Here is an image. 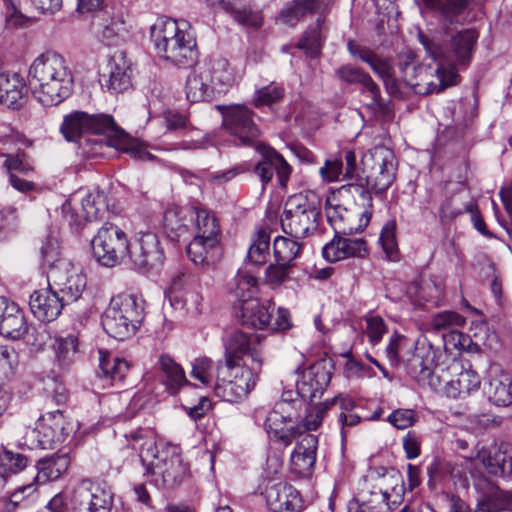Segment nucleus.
I'll use <instances>...</instances> for the list:
<instances>
[{
	"instance_id": "obj_1",
	"label": "nucleus",
	"mask_w": 512,
	"mask_h": 512,
	"mask_svg": "<svg viewBox=\"0 0 512 512\" xmlns=\"http://www.w3.org/2000/svg\"><path fill=\"white\" fill-rule=\"evenodd\" d=\"M361 163L364 170L370 169V174L365 177L359 175L355 153L345 150L339 158L327 159L319 173L326 182L351 181L343 188H355L363 198L368 197L371 200L364 184L371 186L377 194L386 191L395 179V155L386 146L378 145L363 155Z\"/></svg>"
},
{
	"instance_id": "obj_2",
	"label": "nucleus",
	"mask_w": 512,
	"mask_h": 512,
	"mask_svg": "<svg viewBox=\"0 0 512 512\" xmlns=\"http://www.w3.org/2000/svg\"><path fill=\"white\" fill-rule=\"evenodd\" d=\"M123 437L129 447L138 450L145 475L160 476L166 487L177 485L187 475L188 467L177 449L165 446L159 450L152 429L138 427L124 432Z\"/></svg>"
},
{
	"instance_id": "obj_3",
	"label": "nucleus",
	"mask_w": 512,
	"mask_h": 512,
	"mask_svg": "<svg viewBox=\"0 0 512 512\" xmlns=\"http://www.w3.org/2000/svg\"><path fill=\"white\" fill-rule=\"evenodd\" d=\"M60 131L68 141H77L82 134L88 132L103 134L108 137L110 146L129 154L135 160L155 159V156L147 151L141 142L126 134L108 114L75 111L64 117Z\"/></svg>"
},
{
	"instance_id": "obj_4",
	"label": "nucleus",
	"mask_w": 512,
	"mask_h": 512,
	"mask_svg": "<svg viewBox=\"0 0 512 512\" xmlns=\"http://www.w3.org/2000/svg\"><path fill=\"white\" fill-rule=\"evenodd\" d=\"M33 95L44 106H54L68 98L74 76L66 59L56 52L39 55L29 69Z\"/></svg>"
},
{
	"instance_id": "obj_5",
	"label": "nucleus",
	"mask_w": 512,
	"mask_h": 512,
	"mask_svg": "<svg viewBox=\"0 0 512 512\" xmlns=\"http://www.w3.org/2000/svg\"><path fill=\"white\" fill-rule=\"evenodd\" d=\"M420 43L432 59L445 70L451 68L458 74L459 68H467L477 48L479 33L472 28L452 32L448 26L434 35H418Z\"/></svg>"
},
{
	"instance_id": "obj_6",
	"label": "nucleus",
	"mask_w": 512,
	"mask_h": 512,
	"mask_svg": "<svg viewBox=\"0 0 512 512\" xmlns=\"http://www.w3.org/2000/svg\"><path fill=\"white\" fill-rule=\"evenodd\" d=\"M150 37L159 57L178 67H191L198 59L193 35L174 19L162 17L150 28Z\"/></svg>"
},
{
	"instance_id": "obj_7",
	"label": "nucleus",
	"mask_w": 512,
	"mask_h": 512,
	"mask_svg": "<svg viewBox=\"0 0 512 512\" xmlns=\"http://www.w3.org/2000/svg\"><path fill=\"white\" fill-rule=\"evenodd\" d=\"M190 217L194 237L187 246V256L196 266H214L222 257L219 220L213 211L201 206H193Z\"/></svg>"
},
{
	"instance_id": "obj_8",
	"label": "nucleus",
	"mask_w": 512,
	"mask_h": 512,
	"mask_svg": "<svg viewBox=\"0 0 512 512\" xmlns=\"http://www.w3.org/2000/svg\"><path fill=\"white\" fill-rule=\"evenodd\" d=\"M144 305V299L137 294L122 293L114 296L102 315L104 331L119 341L129 339L143 322Z\"/></svg>"
},
{
	"instance_id": "obj_9",
	"label": "nucleus",
	"mask_w": 512,
	"mask_h": 512,
	"mask_svg": "<svg viewBox=\"0 0 512 512\" xmlns=\"http://www.w3.org/2000/svg\"><path fill=\"white\" fill-rule=\"evenodd\" d=\"M331 6V0H294L280 13V20L291 27L307 15L318 14L315 25L304 32L297 44V48L303 50L310 58H316L321 53L325 15L330 11Z\"/></svg>"
},
{
	"instance_id": "obj_10",
	"label": "nucleus",
	"mask_w": 512,
	"mask_h": 512,
	"mask_svg": "<svg viewBox=\"0 0 512 512\" xmlns=\"http://www.w3.org/2000/svg\"><path fill=\"white\" fill-rule=\"evenodd\" d=\"M320 213L321 198L314 191L291 195L281 216L282 230L295 239L307 237L317 230Z\"/></svg>"
},
{
	"instance_id": "obj_11",
	"label": "nucleus",
	"mask_w": 512,
	"mask_h": 512,
	"mask_svg": "<svg viewBox=\"0 0 512 512\" xmlns=\"http://www.w3.org/2000/svg\"><path fill=\"white\" fill-rule=\"evenodd\" d=\"M399 71L402 82L413 89L416 94L427 95L433 92H441L444 89L456 85L459 81V74L452 68L445 70L443 67L435 69V80L427 68L419 65L411 54L402 57L399 61Z\"/></svg>"
},
{
	"instance_id": "obj_12",
	"label": "nucleus",
	"mask_w": 512,
	"mask_h": 512,
	"mask_svg": "<svg viewBox=\"0 0 512 512\" xmlns=\"http://www.w3.org/2000/svg\"><path fill=\"white\" fill-rule=\"evenodd\" d=\"M77 429V424L64 416L61 410L41 415L36 426L27 434L32 448L53 449L63 443Z\"/></svg>"
},
{
	"instance_id": "obj_13",
	"label": "nucleus",
	"mask_w": 512,
	"mask_h": 512,
	"mask_svg": "<svg viewBox=\"0 0 512 512\" xmlns=\"http://www.w3.org/2000/svg\"><path fill=\"white\" fill-rule=\"evenodd\" d=\"M94 258L101 265L113 267L127 255L129 242L125 232L118 226L105 223L91 240Z\"/></svg>"
},
{
	"instance_id": "obj_14",
	"label": "nucleus",
	"mask_w": 512,
	"mask_h": 512,
	"mask_svg": "<svg viewBox=\"0 0 512 512\" xmlns=\"http://www.w3.org/2000/svg\"><path fill=\"white\" fill-rule=\"evenodd\" d=\"M73 512H111L113 493L105 483L85 479L69 492Z\"/></svg>"
},
{
	"instance_id": "obj_15",
	"label": "nucleus",
	"mask_w": 512,
	"mask_h": 512,
	"mask_svg": "<svg viewBox=\"0 0 512 512\" xmlns=\"http://www.w3.org/2000/svg\"><path fill=\"white\" fill-rule=\"evenodd\" d=\"M223 126L234 138L235 145L259 149L260 130L253 120L254 113L243 105H234L222 112Z\"/></svg>"
},
{
	"instance_id": "obj_16",
	"label": "nucleus",
	"mask_w": 512,
	"mask_h": 512,
	"mask_svg": "<svg viewBox=\"0 0 512 512\" xmlns=\"http://www.w3.org/2000/svg\"><path fill=\"white\" fill-rule=\"evenodd\" d=\"M47 281L66 305L78 300L86 286L85 276L76 272L69 261H60L56 267L48 270Z\"/></svg>"
},
{
	"instance_id": "obj_17",
	"label": "nucleus",
	"mask_w": 512,
	"mask_h": 512,
	"mask_svg": "<svg viewBox=\"0 0 512 512\" xmlns=\"http://www.w3.org/2000/svg\"><path fill=\"white\" fill-rule=\"evenodd\" d=\"M136 270L147 273L163 264L164 253L160 247L158 236L152 232H140L136 240L130 244L128 253Z\"/></svg>"
},
{
	"instance_id": "obj_18",
	"label": "nucleus",
	"mask_w": 512,
	"mask_h": 512,
	"mask_svg": "<svg viewBox=\"0 0 512 512\" xmlns=\"http://www.w3.org/2000/svg\"><path fill=\"white\" fill-rule=\"evenodd\" d=\"M263 495L267 507L272 512H302L304 509L299 491L286 482L267 481Z\"/></svg>"
},
{
	"instance_id": "obj_19",
	"label": "nucleus",
	"mask_w": 512,
	"mask_h": 512,
	"mask_svg": "<svg viewBox=\"0 0 512 512\" xmlns=\"http://www.w3.org/2000/svg\"><path fill=\"white\" fill-rule=\"evenodd\" d=\"M262 155L261 160L255 165L253 171L259 177L263 187L266 186L276 173L281 188H285L289 181L292 167L275 149L265 146L263 143L256 149Z\"/></svg>"
},
{
	"instance_id": "obj_20",
	"label": "nucleus",
	"mask_w": 512,
	"mask_h": 512,
	"mask_svg": "<svg viewBox=\"0 0 512 512\" xmlns=\"http://www.w3.org/2000/svg\"><path fill=\"white\" fill-rule=\"evenodd\" d=\"M224 363H237L236 359L242 355H249L254 364L261 366L262 348L260 337L256 334H247L241 330L232 331L225 339Z\"/></svg>"
},
{
	"instance_id": "obj_21",
	"label": "nucleus",
	"mask_w": 512,
	"mask_h": 512,
	"mask_svg": "<svg viewBox=\"0 0 512 512\" xmlns=\"http://www.w3.org/2000/svg\"><path fill=\"white\" fill-rule=\"evenodd\" d=\"M331 380L330 365L326 361H318L301 372L296 380L298 395L304 400L312 401L319 397Z\"/></svg>"
},
{
	"instance_id": "obj_22",
	"label": "nucleus",
	"mask_w": 512,
	"mask_h": 512,
	"mask_svg": "<svg viewBox=\"0 0 512 512\" xmlns=\"http://www.w3.org/2000/svg\"><path fill=\"white\" fill-rule=\"evenodd\" d=\"M131 76V61L124 51L116 50L109 56L106 71L102 74V86L111 93H121L131 87Z\"/></svg>"
},
{
	"instance_id": "obj_23",
	"label": "nucleus",
	"mask_w": 512,
	"mask_h": 512,
	"mask_svg": "<svg viewBox=\"0 0 512 512\" xmlns=\"http://www.w3.org/2000/svg\"><path fill=\"white\" fill-rule=\"evenodd\" d=\"M318 439L310 433H301L290 457L291 472L301 478L313 474L316 462Z\"/></svg>"
},
{
	"instance_id": "obj_24",
	"label": "nucleus",
	"mask_w": 512,
	"mask_h": 512,
	"mask_svg": "<svg viewBox=\"0 0 512 512\" xmlns=\"http://www.w3.org/2000/svg\"><path fill=\"white\" fill-rule=\"evenodd\" d=\"M297 418V412L293 408L292 402L285 400L276 404L274 409L267 415L265 427L269 434H273L285 445L291 443L294 434L292 424Z\"/></svg>"
},
{
	"instance_id": "obj_25",
	"label": "nucleus",
	"mask_w": 512,
	"mask_h": 512,
	"mask_svg": "<svg viewBox=\"0 0 512 512\" xmlns=\"http://www.w3.org/2000/svg\"><path fill=\"white\" fill-rule=\"evenodd\" d=\"M65 302L53 287L34 291L30 295L29 307L33 315L43 322L55 320L62 312Z\"/></svg>"
},
{
	"instance_id": "obj_26",
	"label": "nucleus",
	"mask_w": 512,
	"mask_h": 512,
	"mask_svg": "<svg viewBox=\"0 0 512 512\" xmlns=\"http://www.w3.org/2000/svg\"><path fill=\"white\" fill-rule=\"evenodd\" d=\"M274 303L270 300H250L242 306H233L235 317L243 326L253 329H265L271 324Z\"/></svg>"
},
{
	"instance_id": "obj_27",
	"label": "nucleus",
	"mask_w": 512,
	"mask_h": 512,
	"mask_svg": "<svg viewBox=\"0 0 512 512\" xmlns=\"http://www.w3.org/2000/svg\"><path fill=\"white\" fill-rule=\"evenodd\" d=\"M217 90L209 65H199L187 77L186 97L190 102L210 101Z\"/></svg>"
},
{
	"instance_id": "obj_28",
	"label": "nucleus",
	"mask_w": 512,
	"mask_h": 512,
	"mask_svg": "<svg viewBox=\"0 0 512 512\" xmlns=\"http://www.w3.org/2000/svg\"><path fill=\"white\" fill-rule=\"evenodd\" d=\"M367 251L366 242L361 238H345L335 234L322 249L323 257L331 263L348 257H363Z\"/></svg>"
},
{
	"instance_id": "obj_29",
	"label": "nucleus",
	"mask_w": 512,
	"mask_h": 512,
	"mask_svg": "<svg viewBox=\"0 0 512 512\" xmlns=\"http://www.w3.org/2000/svg\"><path fill=\"white\" fill-rule=\"evenodd\" d=\"M486 468L487 472L495 476H512V447L502 446L487 450L480 448L474 457Z\"/></svg>"
},
{
	"instance_id": "obj_30",
	"label": "nucleus",
	"mask_w": 512,
	"mask_h": 512,
	"mask_svg": "<svg viewBox=\"0 0 512 512\" xmlns=\"http://www.w3.org/2000/svg\"><path fill=\"white\" fill-rule=\"evenodd\" d=\"M198 287V281L193 275L180 274L172 280L170 300L181 301L183 306L198 310L202 301Z\"/></svg>"
},
{
	"instance_id": "obj_31",
	"label": "nucleus",
	"mask_w": 512,
	"mask_h": 512,
	"mask_svg": "<svg viewBox=\"0 0 512 512\" xmlns=\"http://www.w3.org/2000/svg\"><path fill=\"white\" fill-rule=\"evenodd\" d=\"M484 392L488 400L496 406L507 407L512 404V381L499 369L490 371Z\"/></svg>"
},
{
	"instance_id": "obj_32",
	"label": "nucleus",
	"mask_w": 512,
	"mask_h": 512,
	"mask_svg": "<svg viewBox=\"0 0 512 512\" xmlns=\"http://www.w3.org/2000/svg\"><path fill=\"white\" fill-rule=\"evenodd\" d=\"M26 85L18 73L0 74V103L12 109H19L26 99Z\"/></svg>"
},
{
	"instance_id": "obj_33",
	"label": "nucleus",
	"mask_w": 512,
	"mask_h": 512,
	"mask_svg": "<svg viewBox=\"0 0 512 512\" xmlns=\"http://www.w3.org/2000/svg\"><path fill=\"white\" fill-rule=\"evenodd\" d=\"M389 495L381 488L373 486L362 490L347 503V512H383Z\"/></svg>"
},
{
	"instance_id": "obj_34",
	"label": "nucleus",
	"mask_w": 512,
	"mask_h": 512,
	"mask_svg": "<svg viewBox=\"0 0 512 512\" xmlns=\"http://www.w3.org/2000/svg\"><path fill=\"white\" fill-rule=\"evenodd\" d=\"M130 364L127 360L109 353L99 350V370L97 376L107 385H115L123 381L128 371Z\"/></svg>"
},
{
	"instance_id": "obj_35",
	"label": "nucleus",
	"mask_w": 512,
	"mask_h": 512,
	"mask_svg": "<svg viewBox=\"0 0 512 512\" xmlns=\"http://www.w3.org/2000/svg\"><path fill=\"white\" fill-rule=\"evenodd\" d=\"M466 323V319L457 312L444 311L437 313L431 319V327L436 332H449L455 347H465L467 336L459 332L458 328Z\"/></svg>"
},
{
	"instance_id": "obj_36",
	"label": "nucleus",
	"mask_w": 512,
	"mask_h": 512,
	"mask_svg": "<svg viewBox=\"0 0 512 512\" xmlns=\"http://www.w3.org/2000/svg\"><path fill=\"white\" fill-rule=\"evenodd\" d=\"M158 365L161 382L169 394L176 395L184 385L189 384L183 368L170 355L162 354Z\"/></svg>"
},
{
	"instance_id": "obj_37",
	"label": "nucleus",
	"mask_w": 512,
	"mask_h": 512,
	"mask_svg": "<svg viewBox=\"0 0 512 512\" xmlns=\"http://www.w3.org/2000/svg\"><path fill=\"white\" fill-rule=\"evenodd\" d=\"M453 368L456 371H460L458 372L456 379L450 380L445 386V392L448 397H466L479 389L481 380L475 371L471 369H464L458 364L454 365Z\"/></svg>"
},
{
	"instance_id": "obj_38",
	"label": "nucleus",
	"mask_w": 512,
	"mask_h": 512,
	"mask_svg": "<svg viewBox=\"0 0 512 512\" xmlns=\"http://www.w3.org/2000/svg\"><path fill=\"white\" fill-rule=\"evenodd\" d=\"M106 12H99L93 19L92 24L97 28L101 39L107 45H118L123 41L126 34L125 22L121 18L106 19Z\"/></svg>"
},
{
	"instance_id": "obj_39",
	"label": "nucleus",
	"mask_w": 512,
	"mask_h": 512,
	"mask_svg": "<svg viewBox=\"0 0 512 512\" xmlns=\"http://www.w3.org/2000/svg\"><path fill=\"white\" fill-rule=\"evenodd\" d=\"M260 367L261 366L258 367L256 364L252 367H248L246 364L240 365L238 363H230V365H228V363L223 364L225 372L236 384L238 393H242L244 397H246L255 387Z\"/></svg>"
},
{
	"instance_id": "obj_40",
	"label": "nucleus",
	"mask_w": 512,
	"mask_h": 512,
	"mask_svg": "<svg viewBox=\"0 0 512 512\" xmlns=\"http://www.w3.org/2000/svg\"><path fill=\"white\" fill-rule=\"evenodd\" d=\"M327 221L330 223L335 233L337 234H352L357 232L360 228L366 227L370 221L371 213L365 211L362 213L358 227H346L344 221L347 214V209L341 205H333L330 200L326 201L325 207Z\"/></svg>"
},
{
	"instance_id": "obj_41",
	"label": "nucleus",
	"mask_w": 512,
	"mask_h": 512,
	"mask_svg": "<svg viewBox=\"0 0 512 512\" xmlns=\"http://www.w3.org/2000/svg\"><path fill=\"white\" fill-rule=\"evenodd\" d=\"M208 5L218 6L231 13L234 19L241 25L258 28L261 26V18L258 13L243 7L239 0H204Z\"/></svg>"
},
{
	"instance_id": "obj_42",
	"label": "nucleus",
	"mask_w": 512,
	"mask_h": 512,
	"mask_svg": "<svg viewBox=\"0 0 512 512\" xmlns=\"http://www.w3.org/2000/svg\"><path fill=\"white\" fill-rule=\"evenodd\" d=\"M232 290L236 298L234 306H242V304H246L250 300H259L256 298L258 281L247 271H238L234 277Z\"/></svg>"
},
{
	"instance_id": "obj_43",
	"label": "nucleus",
	"mask_w": 512,
	"mask_h": 512,
	"mask_svg": "<svg viewBox=\"0 0 512 512\" xmlns=\"http://www.w3.org/2000/svg\"><path fill=\"white\" fill-rule=\"evenodd\" d=\"M69 460L66 455H57L41 459L37 463L36 481L44 484L58 479L68 468Z\"/></svg>"
},
{
	"instance_id": "obj_44",
	"label": "nucleus",
	"mask_w": 512,
	"mask_h": 512,
	"mask_svg": "<svg viewBox=\"0 0 512 512\" xmlns=\"http://www.w3.org/2000/svg\"><path fill=\"white\" fill-rule=\"evenodd\" d=\"M426 8L430 9L435 15L444 22L452 24L456 17L462 13L469 0H422Z\"/></svg>"
},
{
	"instance_id": "obj_45",
	"label": "nucleus",
	"mask_w": 512,
	"mask_h": 512,
	"mask_svg": "<svg viewBox=\"0 0 512 512\" xmlns=\"http://www.w3.org/2000/svg\"><path fill=\"white\" fill-rule=\"evenodd\" d=\"M28 464L29 459L20 453L8 450L0 453V493L4 490L9 475L24 470Z\"/></svg>"
},
{
	"instance_id": "obj_46",
	"label": "nucleus",
	"mask_w": 512,
	"mask_h": 512,
	"mask_svg": "<svg viewBox=\"0 0 512 512\" xmlns=\"http://www.w3.org/2000/svg\"><path fill=\"white\" fill-rule=\"evenodd\" d=\"M237 390L236 384L225 372L223 363L220 361L217 366L216 383L214 385L215 395L223 401L235 403L245 398L242 393H238Z\"/></svg>"
},
{
	"instance_id": "obj_47",
	"label": "nucleus",
	"mask_w": 512,
	"mask_h": 512,
	"mask_svg": "<svg viewBox=\"0 0 512 512\" xmlns=\"http://www.w3.org/2000/svg\"><path fill=\"white\" fill-rule=\"evenodd\" d=\"M301 244L297 239L277 236L273 242V253L276 262L294 267V260L299 256Z\"/></svg>"
},
{
	"instance_id": "obj_48",
	"label": "nucleus",
	"mask_w": 512,
	"mask_h": 512,
	"mask_svg": "<svg viewBox=\"0 0 512 512\" xmlns=\"http://www.w3.org/2000/svg\"><path fill=\"white\" fill-rule=\"evenodd\" d=\"M368 65L383 80L385 89L390 95L398 96L400 94V85L394 77L393 68L387 59L375 54L373 60Z\"/></svg>"
},
{
	"instance_id": "obj_49",
	"label": "nucleus",
	"mask_w": 512,
	"mask_h": 512,
	"mask_svg": "<svg viewBox=\"0 0 512 512\" xmlns=\"http://www.w3.org/2000/svg\"><path fill=\"white\" fill-rule=\"evenodd\" d=\"M81 210L87 214L89 221L102 219L108 212L107 197L104 192L94 190L81 200Z\"/></svg>"
},
{
	"instance_id": "obj_50",
	"label": "nucleus",
	"mask_w": 512,
	"mask_h": 512,
	"mask_svg": "<svg viewBox=\"0 0 512 512\" xmlns=\"http://www.w3.org/2000/svg\"><path fill=\"white\" fill-rule=\"evenodd\" d=\"M8 312L10 315L0 325V334L11 339H19L28 329L23 311L19 306H12Z\"/></svg>"
},
{
	"instance_id": "obj_51",
	"label": "nucleus",
	"mask_w": 512,
	"mask_h": 512,
	"mask_svg": "<svg viewBox=\"0 0 512 512\" xmlns=\"http://www.w3.org/2000/svg\"><path fill=\"white\" fill-rule=\"evenodd\" d=\"M55 358L61 366L69 365L78 350V338L75 335L56 336L52 345Z\"/></svg>"
},
{
	"instance_id": "obj_52",
	"label": "nucleus",
	"mask_w": 512,
	"mask_h": 512,
	"mask_svg": "<svg viewBox=\"0 0 512 512\" xmlns=\"http://www.w3.org/2000/svg\"><path fill=\"white\" fill-rule=\"evenodd\" d=\"M270 235L263 229L259 230L249 247L247 258L256 265L265 264L269 256Z\"/></svg>"
},
{
	"instance_id": "obj_53",
	"label": "nucleus",
	"mask_w": 512,
	"mask_h": 512,
	"mask_svg": "<svg viewBox=\"0 0 512 512\" xmlns=\"http://www.w3.org/2000/svg\"><path fill=\"white\" fill-rule=\"evenodd\" d=\"M61 213L67 224L74 229L81 228L86 221H89L87 214L81 210V201L76 197H72L62 204Z\"/></svg>"
},
{
	"instance_id": "obj_54",
	"label": "nucleus",
	"mask_w": 512,
	"mask_h": 512,
	"mask_svg": "<svg viewBox=\"0 0 512 512\" xmlns=\"http://www.w3.org/2000/svg\"><path fill=\"white\" fill-rule=\"evenodd\" d=\"M203 65H209V69L212 70L213 81L216 82V86L218 87L217 93L223 92L224 88L233 84L234 74L227 60L218 59L214 62L204 63Z\"/></svg>"
},
{
	"instance_id": "obj_55",
	"label": "nucleus",
	"mask_w": 512,
	"mask_h": 512,
	"mask_svg": "<svg viewBox=\"0 0 512 512\" xmlns=\"http://www.w3.org/2000/svg\"><path fill=\"white\" fill-rule=\"evenodd\" d=\"M163 226L167 237L175 242L180 241L188 232V227L182 222L179 212L174 210L164 213Z\"/></svg>"
},
{
	"instance_id": "obj_56",
	"label": "nucleus",
	"mask_w": 512,
	"mask_h": 512,
	"mask_svg": "<svg viewBox=\"0 0 512 512\" xmlns=\"http://www.w3.org/2000/svg\"><path fill=\"white\" fill-rule=\"evenodd\" d=\"M284 93L285 90L281 85L272 82L255 92L253 103L256 107L272 105L279 102L284 97Z\"/></svg>"
},
{
	"instance_id": "obj_57",
	"label": "nucleus",
	"mask_w": 512,
	"mask_h": 512,
	"mask_svg": "<svg viewBox=\"0 0 512 512\" xmlns=\"http://www.w3.org/2000/svg\"><path fill=\"white\" fill-rule=\"evenodd\" d=\"M40 252L43 266L47 268V271L56 267L60 261H67L60 257V245L55 237L49 236L41 246Z\"/></svg>"
},
{
	"instance_id": "obj_58",
	"label": "nucleus",
	"mask_w": 512,
	"mask_h": 512,
	"mask_svg": "<svg viewBox=\"0 0 512 512\" xmlns=\"http://www.w3.org/2000/svg\"><path fill=\"white\" fill-rule=\"evenodd\" d=\"M364 320L366 322L365 333L370 344L375 346L382 340L384 334L387 333V325L382 317L372 313L367 314Z\"/></svg>"
},
{
	"instance_id": "obj_59",
	"label": "nucleus",
	"mask_w": 512,
	"mask_h": 512,
	"mask_svg": "<svg viewBox=\"0 0 512 512\" xmlns=\"http://www.w3.org/2000/svg\"><path fill=\"white\" fill-rule=\"evenodd\" d=\"M293 266L276 262L270 264L265 271V280L271 287H280L289 279Z\"/></svg>"
},
{
	"instance_id": "obj_60",
	"label": "nucleus",
	"mask_w": 512,
	"mask_h": 512,
	"mask_svg": "<svg viewBox=\"0 0 512 512\" xmlns=\"http://www.w3.org/2000/svg\"><path fill=\"white\" fill-rule=\"evenodd\" d=\"M191 376L208 386L213 380V362L209 358H196L192 363Z\"/></svg>"
},
{
	"instance_id": "obj_61",
	"label": "nucleus",
	"mask_w": 512,
	"mask_h": 512,
	"mask_svg": "<svg viewBox=\"0 0 512 512\" xmlns=\"http://www.w3.org/2000/svg\"><path fill=\"white\" fill-rule=\"evenodd\" d=\"M43 391L57 405L64 404L67 400V390L62 382L55 377L48 376L44 379Z\"/></svg>"
},
{
	"instance_id": "obj_62",
	"label": "nucleus",
	"mask_w": 512,
	"mask_h": 512,
	"mask_svg": "<svg viewBox=\"0 0 512 512\" xmlns=\"http://www.w3.org/2000/svg\"><path fill=\"white\" fill-rule=\"evenodd\" d=\"M418 416L413 409H397L388 416V422L397 429H406L415 424Z\"/></svg>"
},
{
	"instance_id": "obj_63",
	"label": "nucleus",
	"mask_w": 512,
	"mask_h": 512,
	"mask_svg": "<svg viewBox=\"0 0 512 512\" xmlns=\"http://www.w3.org/2000/svg\"><path fill=\"white\" fill-rule=\"evenodd\" d=\"M329 410V403L322 402L314 407H311L304 419V427L306 430H316L322 424V421Z\"/></svg>"
},
{
	"instance_id": "obj_64",
	"label": "nucleus",
	"mask_w": 512,
	"mask_h": 512,
	"mask_svg": "<svg viewBox=\"0 0 512 512\" xmlns=\"http://www.w3.org/2000/svg\"><path fill=\"white\" fill-rule=\"evenodd\" d=\"M380 243L388 256L397 251L396 222L394 220L388 221L382 228Z\"/></svg>"
}]
</instances>
